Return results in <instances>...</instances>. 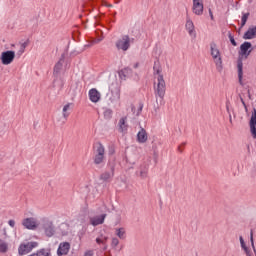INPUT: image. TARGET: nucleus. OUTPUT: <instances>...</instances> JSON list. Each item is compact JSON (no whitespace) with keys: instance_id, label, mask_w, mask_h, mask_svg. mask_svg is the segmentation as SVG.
I'll use <instances>...</instances> for the list:
<instances>
[{"instance_id":"nucleus-1","label":"nucleus","mask_w":256,"mask_h":256,"mask_svg":"<svg viewBox=\"0 0 256 256\" xmlns=\"http://www.w3.org/2000/svg\"><path fill=\"white\" fill-rule=\"evenodd\" d=\"M153 69H154V75H158L157 85L154 86L156 102L160 100V103H163V99H165V91H167V85L165 84V79L163 78V74H161V67L157 65V62L154 63Z\"/></svg>"},{"instance_id":"nucleus-2","label":"nucleus","mask_w":256,"mask_h":256,"mask_svg":"<svg viewBox=\"0 0 256 256\" xmlns=\"http://www.w3.org/2000/svg\"><path fill=\"white\" fill-rule=\"evenodd\" d=\"M210 50L212 58L214 59V63L216 65L217 71L221 73L223 71V59H221V52L217 48V44L211 43Z\"/></svg>"},{"instance_id":"nucleus-3","label":"nucleus","mask_w":256,"mask_h":256,"mask_svg":"<svg viewBox=\"0 0 256 256\" xmlns=\"http://www.w3.org/2000/svg\"><path fill=\"white\" fill-rule=\"evenodd\" d=\"M132 41L133 39H131L129 35H122L115 43L116 49L124 52L129 51V49H131Z\"/></svg>"},{"instance_id":"nucleus-4","label":"nucleus","mask_w":256,"mask_h":256,"mask_svg":"<svg viewBox=\"0 0 256 256\" xmlns=\"http://www.w3.org/2000/svg\"><path fill=\"white\" fill-rule=\"evenodd\" d=\"M95 165H101L105 161V146L101 143H97L94 147V158Z\"/></svg>"},{"instance_id":"nucleus-5","label":"nucleus","mask_w":256,"mask_h":256,"mask_svg":"<svg viewBox=\"0 0 256 256\" xmlns=\"http://www.w3.org/2000/svg\"><path fill=\"white\" fill-rule=\"evenodd\" d=\"M0 61L2 65H11L15 61V51L7 50L1 53Z\"/></svg>"},{"instance_id":"nucleus-6","label":"nucleus","mask_w":256,"mask_h":256,"mask_svg":"<svg viewBox=\"0 0 256 256\" xmlns=\"http://www.w3.org/2000/svg\"><path fill=\"white\" fill-rule=\"evenodd\" d=\"M39 243L37 242H27L26 244H21L18 248L19 255H27L31 253L35 247H38Z\"/></svg>"},{"instance_id":"nucleus-7","label":"nucleus","mask_w":256,"mask_h":256,"mask_svg":"<svg viewBox=\"0 0 256 256\" xmlns=\"http://www.w3.org/2000/svg\"><path fill=\"white\" fill-rule=\"evenodd\" d=\"M113 177H115V165H109V170H106L100 175V181L103 183H109L112 181Z\"/></svg>"},{"instance_id":"nucleus-8","label":"nucleus","mask_w":256,"mask_h":256,"mask_svg":"<svg viewBox=\"0 0 256 256\" xmlns=\"http://www.w3.org/2000/svg\"><path fill=\"white\" fill-rule=\"evenodd\" d=\"M42 227L46 237H53L55 235V226L52 221L44 219Z\"/></svg>"},{"instance_id":"nucleus-9","label":"nucleus","mask_w":256,"mask_h":256,"mask_svg":"<svg viewBox=\"0 0 256 256\" xmlns=\"http://www.w3.org/2000/svg\"><path fill=\"white\" fill-rule=\"evenodd\" d=\"M106 218H107V214L91 216L89 217L90 225H92L93 227H97L98 225H103V223H105Z\"/></svg>"},{"instance_id":"nucleus-10","label":"nucleus","mask_w":256,"mask_h":256,"mask_svg":"<svg viewBox=\"0 0 256 256\" xmlns=\"http://www.w3.org/2000/svg\"><path fill=\"white\" fill-rule=\"evenodd\" d=\"M251 47H252L251 42H244L240 46L239 55L241 57H245V59H247V57H249V55H251V50H249V49H251Z\"/></svg>"},{"instance_id":"nucleus-11","label":"nucleus","mask_w":256,"mask_h":256,"mask_svg":"<svg viewBox=\"0 0 256 256\" xmlns=\"http://www.w3.org/2000/svg\"><path fill=\"white\" fill-rule=\"evenodd\" d=\"M203 0H193L192 11L195 15H203Z\"/></svg>"},{"instance_id":"nucleus-12","label":"nucleus","mask_w":256,"mask_h":256,"mask_svg":"<svg viewBox=\"0 0 256 256\" xmlns=\"http://www.w3.org/2000/svg\"><path fill=\"white\" fill-rule=\"evenodd\" d=\"M249 125H250V133L253 139H256V109L255 108H253Z\"/></svg>"},{"instance_id":"nucleus-13","label":"nucleus","mask_w":256,"mask_h":256,"mask_svg":"<svg viewBox=\"0 0 256 256\" xmlns=\"http://www.w3.org/2000/svg\"><path fill=\"white\" fill-rule=\"evenodd\" d=\"M23 227L35 231L37 229V220L35 218H26L22 221Z\"/></svg>"},{"instance_id":"nucleus-14","label":"nucleus","mask_w":256,"mask_h":256,"mask_svg":"<svg viewBox=\"0 0 256 256\" xmlns=\"http://www.w3.org/2000/svg\"><path fill=\"white\" fill-rule=\"evenodd\" d=\"M69 249H71V244H69V242L60 243L57 250V255L58 256L67 255L69 253Z\"/></svg>"},{"instance_id":"nucleus-15","label":"nucleus","mask_w":256,"mask_h":256,"mask_svg":"<svg viewBox=\"0 0 256 256\" xmlns=\"http://www.w3.org/2000/svg\"><path fill=\"white\" fill-rule=\"evenodd\" d=\"M89 99L92 101V103H99L101 99V93L97 89L92 88L89 90Z\"/></svg>"},{"instance_id":"nucleus-16","label":"nucleus","mask_w":256,"mask_h":256,"mask_svg":"<svg viewBox=\"0 0 256 256\" xmlns=\"http://www.w3.org/2000/svg\"><path fill=\"white\" fill-rule=\"evenodd\" d=\"M148 139H149V135L147 134V130H145V128L143 127H140V130L137 133L138 143H147Z\"/></svg>"},{"instance_id":"nucleus-17","label":"nucleus","mask_w":256,"mask_h":256,"mask_svg":"<svg viewBox=\"0 0 256 256\" xmlns=\"http://www.w3.org/2000/svg\"><path fill=\"white\" fill-rule=\"evenodd\" d=\"M256 37V26H251L248 30L244 33L243 39L250 40L255 39Z\"/></svg>"},{"instance_id":"nucleus-18","label":"nucleus","mask_w":256,"mask_h":256,"mask_svg":"<svg viewBox=\"0 0 256 256\" xmlns=\"http://www.w3.org/2000/svg\"><path fill=\"white\" fill-rule=\"evenodd\" d=\"M118 127V131L120 133H127V129L129 127V125H127V117L120 118L118 122Z\"/></svg>"},{"instance_id":"nucleus-19","label":"nucleus","mask_w":256,"mask_h":256,"mask_svg":"<svg viewBox=\"0 0 256 256\" xmlns=\"http://www.w3.org/2000/svg\"><path fill=\"white\" fill-rule=\"evenodd\" d=\"M65 62V54H62L60 60L54 66V75H59L63 69V63Z\"/></svg>"},{"instance_id":"nucleus-20","label":"nucleus","mask_w":256,"mask_h":256,"mask_svg":"<svg viewBox=\"0 0 256 256\" xmlns=\"http://www.w3.org/2000/svg\"><path fill=\"white\" fill-rule=\"evenodd\" d=\"M237 68H238V79L240 85H243V60L239 59L237 62Z\"/></svg>"},{"instance_id":"nucleus-21","label":"nucleus","mask_w":256,"mask_h":256,"mask_svg":"<svg viewBox=\"0 0 256 256\" xmlns=\"http://www.w3.org/2000/svg\"><path fill=\"white\" fill-rule=\"evenodd\" d=\"M131 73H133V70L131 68L127 67V68L120 70L118 72V75H119L120 79L125 80V79H127V77H129V75H131Z\"/></svg>"},{"instance_id":"nucleus-22","label":"nucleus","mask_w":256,"mask_h":256,"mask_svg":"<svg viewBox=\"0 0 256 256\" xmlns=\"http://www.w3.org/2000/svg\"><path fill=\"white\" fill-rule=\"evenodd\" d=\"M186 30L188 31L189 35H193V31H195V24H193V21L191 18L186 19Z\"/></svg>"},{"instance_id":"nucleus-23","label":"nucleus","mask_w":256,"mask_h":256,"mask_svg":"<svg viewBox=\"0 0 256 256\" xmlns=\"http://www.w3.org/2000/svg\"><path fill=\"white\" fill-rule=\"evenodd\" d=\"M72 105H73V103H68V104L64 105V107L62 109V116L65 119H68L69 115H71V113L69 111H71Z\"/></svg>"},{"instance_id":"nucleus-24","label":"nucleus","mask_w":256,"mask_h":256,"mask_svg":"<svg viewBox=\"0 0 256 256\" xmlns=\"http://www.w3.org/2000/svg\"><path fill=\"white\" fill-rule=\"evenodd\" d=\"M35 256H51V249L49 248H42L34 253Z\"/></svg>"},{"instance_id":"nucleus-25","label":"nucleus","mask_w":256,"mask_h":256,"mask_svg":"<svg viewBox=\"0 0 256 256\" xmlns=\"http://www.w3.org/2000/svg\"><path fill=\"white\" fill-rule=\"evenodd\" d=\"M9 249V245L3 241V240H0V253H7Z\"/></svg>"},{"instance_id":"nucleus-26","label":"nucleus","mask_w":256,"mask_h":256,"mask_svg":"<svg viewBox=\"0 0 256 256\" xmlns=\"http://www.w3.org/2000/svg\"><path fill=\"white\" fill-rule=\"evenodd\" d=\"M116 235L119 239H125V228H116Z\"/></svg>"},{"instance_id":"nucleus-27","label":"nucleus","mask_w":256,"mask_h":256,"mask_svg":"<svg viewBox=\"0 0 256 256\" xmlns=\"http://www.w3.org/2000/svg\"><path fill=\"white\" fill-rule=\"evenodd\" d=\"M25 49H27V42H24L20 45V48L17 52V56L21 57V55H23L25 53Z\"/></svg>"},{"instance_id":"nucleus-28","label":"nucleus","mask_w":256,"mask_h":256,"mask_svg":"<svg viewBox=\"0 0 256 256\" xmlns=\"http://www.w3.org/2000/svg\"><path fill=\"white\" fill-rule=\"evenodd\" d=\"M241 247H242L243 251L245 252L246 256H253V254L251 253V250L249 249V247H247L245 242H243V244H241Z\"/></svg>"},{"instance_id":"nucleus-29","label":"nucleus","mask_w":256,"mask_h":256,"mask_svg":"<svg viewBox=\"0 0 256 256\" xmlns=\"http://www.w3.org/2000/svg\"><path fill=\"white\" fill-rule=\"evenodd\" d=\"M249 15V13H244L242 15L241 27H245V25H247V19H249Z\"/></svg>"},{"instance_id":"nucleus-30","label":"nucleus","mask_w":256,"mask_h":256,"mask_svg":"<svg viewBox=\"0 0 256 256\" xmlns=\"http://www.w3.org/2000/svg\"><path fill=\"white\" fill-rule=\"evenodd\" d=\"M111 117H113V110L111 109L104 110V118L111 119Z\"/></svg>"},{"instance_id":"nucleus-31","label":"nucleus","mask_w":256,"mask_h":256,"mask_svg":"<svg viewBox=\"0 0 256 256\" xmlns=\"http://www.w3.org/2000/svg\"><path fill=\"white\" fill-rule=\"evenodd\" d=\"M228 37H229L230 42L232 43V45L234 47H237V42L235 41V38L233 37V34H231V32L228 33Z\"/></svg>"},{"instance_id":"nucleus-32","label":"nucleus","mask_w":256,"mask_h":256,"mask_svg":"<svg viewBox=\"0 0 256 256\" xmlns=\"http://www.w3.org/2000/svg\"><path fill=\"white\" fill-rule=\"evenodd\" d=\"M140 177L145 179L147 177V168H144L140 171Z\"/></svg>"},{"instance_id":"nucleus-33","label":"nucleus","mask_w":256,"mask_h":256,"mask_svg":"<svg viewBox=\"0 0 256 256\" xmlns=\"http://www.w3.org/2000/svg\"><path fill=\"white\" fill-rule=\"evenodd\" d=\"M83 256H95V251H93V250H86L84 252Z\"/></svg>"},{"instance_id":"nucleus-34","label":"nucleus","mask_w":256,"mask_h":256,"mask_svg":"<svg viewBox=\"0 0 256 256\" xmlns=\"http://www.w3.org/2000/svg\"><path fill=\"white\" fill-rule=\"evenodd\" d=\"M96 243H98V245H105V240H103V238L100 236L96 238Z\"/></svg>"},{"instance_id":"nucleus-35","label":"nucleus","mask_w":256,"mask_h":256,"mask_svg":"<svg viewBox=\"0 0 256 256\" xmlns=\"http://www.w3.org/2000/svg\"><path fill=\"white\" fill-rule=\"evenodd\" d=\"M119 245V239L118 238H112V247H117Z\"/></svg>"},{"instance_id":"nucleus-36","label":"nucleus","mask_w":256,"mask_h":256,"mask_svg":"<svg viewBox=\"0 0 256 256\" xmlns=\"http://www.w3.org/2000/svg\"><path fill=\"white\" fill-rule=\"evenodd\" d=\"M250 241H251V246L253 247V249H255V242L253 241V230H251L250 232Z\"/></svg>"},{"instance_id":"nucleus-37","label":"nucleus","mask_w":256,"mask_h":256,"mask_svg":"<svg viewBox=\"0 0 256 256\" xmlns=\"http://www.w3.org/2000/svg\"><path fill=\"white\" fill-rule=\"evenodd\" d=\"M143 111V103L139 104L137 115H139Z\"/></svg>"},{"instance_id":"nucleus-38","label":"nucleus","mask_w":256,"mask_h":256,"mask_svg":"<svg viewBox=\"0 0 256 256\" xmlns=\"http://www.w3.org/2000/svg\"><path fill=\"white\" fill-rule=\"evenodd\" d=\"M115 95H116L117 101H119V99H121V92H120V91H117V92L115 93Z\"/></svg>"},{"instance_id":"nucleus-39","label":"nucleus","mask_w":256,"mask_h":256,"mask_svg":"<svg viewBox=\"0 0 256 256\" xmlns=\"http://www.w3.org/2000/svg\"><path fill=\"white\" fill-rule=\"evenodd\" d=\"M8 225H10V227H15V220H9Z\"/></svg>"},{"instance_id":"nucleus-40","label":"nucleus","mask_w":256,"mask_h":256,"mask_svg":"<svg viewBox=\"0 0 256 256\" xmlns=\"http://www.w3.org/2000/svg\"><path fill=\"white\" fill-rule=\"evenodd\" d=\"M186 143H182L181 146L178 147V151L180 153H183V149H181V147H185Z\"/></svg>"},{"instance_id":"nucleus-41","label":"nucleus","mask_w":256,"mask_h":256,"mask_svg":"<svg viewBox=\"0 0 256 256\" xmlns=\"http://www.w3.org/2000/svg\"><path fill=\"white\" fill-rule=\"evenodd\" d=\"M100 237L103 239L104 245H105V243L107 242V239H109V237L103 236V235H101Z\"/></svg>"},{"instance_id":"nucleus-42","label":"nucleus","mask_w":256,"mask_h":256,"mask_svg":"<svg viewBox=\"0 0 256 256\" xmlns=\"http://www.w3.org/2000/svg\"><path fill=\"white\" fill-rule=\"evenodd\" d=\"M239 240H240V245H241V244L243 245V243H245V240L243 239V236H240V237H239Z\"/></svg>"},{"instance_id":"nucleus-43","label":"nucleus","mask_w":256,"mask_h":256,"mask_svg":"<svg viewBox=\"0 0 256 256\" xmlns=\"http://www.w3.org/2000/svg\"><path fill=\"white\" fill-rule=\"evenodd\" d=\"M209 15L211 17V20L213 21V11H211V9H209Z\"/></svg>"},{"instance_id":"nucleus-44","label":"nucleus","mask_w":256,"mask_h":256,"mask_svg":"<svg viewBox=\"0 0 256 256\" xmlns=\"http://www.w3.org/2000/svg\"><path fill=\"white\" fill-rule=\"evenodd\" d=\"M240 101H241V103H244V102H245V100H244L243 97H241V96H240Z\"/></svg>"},{"instance_id":"nucleus-45","label":"nucleus","mask_w":256,"mask_h":256,"mask_svg":"<svg viewBox=\"0 0 256 256\" xmlns=\"http://www.w3.org/2000/svg\"><path fill=\"white\" fill-rule=\"evenodd\" d=\"M244 109H245L246 113L249 111V109L247 108V106H244Z\"/></svg>"},{"instance_id":"nucleus-46","label":"nucleus","mask_w":256,"mask_h":256,"mask_svg":"<svg viewBox=\"0 0 256 256\" xmlns=\"http://www.w3.org/2000/svg\"><path fill=\"white\" fill-rule=\"evenodd\" d=\"M134 67H135V69H137V67H139V64L136 63V64L134 65Z\"/></svg>"},{"instance_id":"nucleus-47","label":"nucleus","mask_w":256,"mask_h":256,"mask_svg":"<svg viewBox=\"0 0 256 256\" xmlns=\"http://www.w3.org/2000/svg\"><path fill=\"white\" fill-rule=\"evenodd\" d=\"M242 105H243V107H246V106H247V104H246L245 102H242Z\"/></svg>"},{"instance_id":"nucleus-48","label":"nucleus","mask_w":256,"mask_h":256,"mask_svg":"<svg viewBox=\"0 0 256 256\" xmlns=\"http://www.w3.org/2000/svg\"><path fill=\"white\" fill-rule=\"evenodd\" d=\"M229 121H230V123L233 121V119L231 118V115H230Z\"/></svg>"},{"instance_id":"nucleus-49","label":"nucleus","mask_w":256,"mask_h":256,"mask_svg":"<svg viewBox=\"0 0 256 256\" xmlns=\"http://www.w3.org/2000/svg\"><path fill=\"white\" fill-rule=\"evenodd\" d=\"M60 87H63V82H61Z\"/></svg>"}]
</instances>
